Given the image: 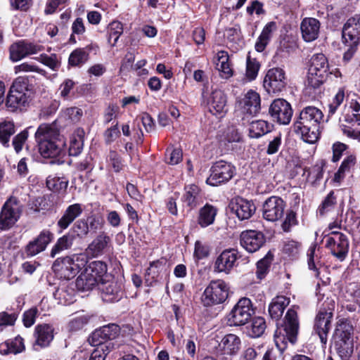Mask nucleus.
Returning a JSON list of instances; mask_svg holds the SVG:
<instances>
[{
    "label": "nucleus",
    "instance_id": "29",
    "mask_svg": "<svg viewBox=\"0 0 360 360\" xmlns=\"http://www.w3.org/2000/svg\"><path fill=\"white\" fill-rule=\"evenodd\" d=\"M218 210L216 207L206 203L198 214L197 222L201 228H206L214 224Z\"/></svg>",
    "mask_w": 360,
    "mask_h": 360
},
{
    "label": "nucleus",
    "instance_id": "49",
    "mask_svg": "<svg viewBox=\"0 0 360 360\" xmlns=\"http://www.w3.org/2000/svg\"><path fill=\"white\" fill-rule=\"evenodd\" d=\"M273 259L274 255L269 252L264 257L257 262L256 274L258 278L262 279L266 275Z\"/></svg>",
    "mask_w": 360,
    "mask_h": 360
},
{
    "label": "nucleus",
    "instance_id": "35",
    "mask_svg": "<svg viewBox=\"0 0 360 360\" xmlns=\"http://www.w3.org/2000/svg\"><path fill=\"white\" fill-rule=\"evenodd\" d=\"M63 145V143L60 140L37 144L39 151L44 158H53L58 156L62 151Z\"/></svg>",
    "mask_w": 360,
    "mask_h": 360
},
{
    "label": "nucleus",
    "instance_id": "3",
    "mask_svg": "<svg viewBox=\"0 0 360 360\" xmlns=\"http://www.w3.org/2000/svg\"><path fill=\"white\" fill-rule=\"evenodd\" d=\"M295 307L289 309L285 316L283 325L278 328L274 334V342L277 348L283 351L286 347L288 340L291 343L296 341L299 330V321Z\"/></svg>",
    "mask_w": 360,
    "mask_h": 360
},
{
    "label": "nucleus",
    "instance_id": "9",
    "mask_svg": "<svg viewBox=\"0 0 360 360\" xmlns=\"http://www.w3.org/2000/svg\"><path fill=\"white\" fill-rule=\"evenodd\" d=\"M22 205L15 197L8 198L2 207L0 213V229L6 230L13 226L19 219Z\"/></svg>",
    "mask_w": 360,
    "mask_h": 360
},
{
    "label": "nucleus",
    "instance_id": "11",
    "mask_svg": "<svg viewBox=\"0 0 360 360\" xmlns=\"http://www.w3.org/2000/svg\"><path fill=\"white\" fill-rule=\"evenodd\" d=\"M269 112L274 121L280 124H288L292 116L290 104L283 98L275 99L270 105Z\"/></svg>",
    "mask_w": 360,
    "mask_h": 360
},
{
    "label": "nucleus",
    "instance_id": "32",
    "mask_svg": "<svg viewBox=\"0 0 360 360\" xmlns=\"http://www.w3.org/2000/svg\"><path fill=\"white\" fill-rule=\"evenodd\" d=\"M94 45H88L84 48L75 49L68 58V64L72 67H79L86 63L89 58V53L94 49Z\"/></svg>",
    "mask_w": 360,
    "mask_h": 360
},
{
    "label": "nucleus",
    "instance_id": "44",
    "mask_svg": "<svg viewBox=\"0 0 360 360\" xmlns=\"http://www.w3.org/2000/svg\"><path fill=\"white\" fill-rule=\"evenodd\" d=\"M76 287L79 290L87 291L93 289L96 285H100V283L90 275L85 269L76 280Z\"/></svg>",
    "mask_w": 360,
    "mask_h": 360
},
{
    "label": "nucleus",
    "instance_id": "42",
    "mask_svg": "<svg viewBox=\"0 0 360 360\" xmlns=\"http://www.w3.org/2000/svg\"><path fill=\"white\" fill-rule=\"evenodd\" d=\"M75 236L70 233L59 238L51 250L50 257L54 258L58 254L70 248L73 244Z\"/></svg>",
    "mask_w": 360,
    "mask_h": 360
},
{
    "label": "nucleus",
    "instance_id": "43",
    "mask_svg": "<svg viewBox=\"0 0 360 360\" xmlns=\"http://www.w3.org/2000/svg\"><path fill=\"white\" fill-rule=\"evenodd\" d=\"M271 131V125L266 121L259 120L252 121L249 127V136L257 139Z\"/></svg>",
    "mask_w": 360,
    "mask_h": 360
},
{
    "label": "nucleus",
    "instance_id": "63",
    "mask_svg": "<svg viewBox=\"0 0 360 360\" xmlns=\"http://www.w3.org/2000/svg\"><path fill=\"white\" fill-rule=\"evenodd\" d=\"M120 131L118 128V124L117 123L105 131L104 139L105 143L107 144H110L120 136Z\"/></svg>",
    "mask_w": 360,
    "mask_h": 360
},
{
    "label": "nucleus",
    "instance_id": "37",
    "mask_svg": "<svg viewBox=\"0 0 360 360\" xmlns=\"http://www.w3.org/2000/svg\"><path fill=\"white\" fill-rule=\"evenodd\" d=\"M85 270L100 283L109 277L107 274V264L102 261H94L91 262Z\"/></svg>",
    "mask_w": 360,
    "mask_h": 360
},
{
    "label": "nucleus",
    "instance_id": "36",
    "mask_svg": "<svg viewBox=\"0 0 360 360\" xmlns=\"http://www.w3.org/2000/svg\"><path fill=\"white\" fill-rule=\"evenodd\" d=\"M276 29V23L273 21L268 22L264 26L255 44V49L257 51L262 52L265 49L272 37L274 32H275Z\"/></svg>",
    "mask_w": 360,
    "mask_h": 360
},
{
    "label": "nucleus",
    "instance_id": "24",
    "mask_svg": "<svg viewBox=\"0 0 360 360\" xmlns=\"http://www.w3.org/2000/svg\"><path fill=\"white\" fill-rule=\"evenodd\" d=\"M240 338L233 333L225 335L219 343V350L223 355H236L240 349Z\"/></svg>",
    "mask_w": 360,
    "mask_h": 360
},
{
    "label": "nucleus",
    "instance_id": "25",
    "mask_svg": "<svg viewBox=\"0 0 360 360\" xmlns=\"http://www.w3.org/2000/svg\"><path fill=\"white\" fill-rule=\"evenodd\" d=\"M207 104L209 110L213 115H222L226 112V97L224 93L219 89L212 91Z\"/></svg>",
    "mask_w": 360,
    "mask_h": 360
},
{
    "label": "nucleus",
    "instance_id": "64",
    "mask_svg": "<svg viewBox=\"0 0 360 360\" xmlns=\"http://www.w3.org/2000/svg\"><path fill=\"white\" fill-rule=\"evenodd\" d=\"M163 270H165V264L157 260L150 263V266L147 269V274L152 275L153 278H155Z\"/></svg>",
    "mask_w": 360,
    "mask_h": 360
},
{
    "label": "nucleus",
    "instance_id": "46",
    "mask_svg": "<svg viewBox=\"0 0 360 360\" xmlns=\"http://www.w3.org/2000/svg\"><path fill=\"white\" fill-rule=\"evenodd\" d=\"M24 349L25 345L23 339L20 336H17L13 340H8L6 342L5 345L0 346L1 352H4V354H18L22 352Z\"/></svg>",
    "mask_w": 360,
    "mask_h": 360
},
{
    "label": "nucleus",
    "instance_id": "61",
    "mask_svg": "<svg viewBox=\"0 0 360 360\" xmlns=\"http://www.w3.org/2000/svg\"><path fill=\"white\" fill-rule=\"evenodd\" d=\"M300 243L294 240H287L285 242L283 251L290 257H295L299 253Z\"/></svg>",
    "mask_w": 360,
    "mask_h": 360
},
{
    "label": "nucleus",
    "instance_id": "21",
    "mask_svg": "<svg viewBox=\"0 0 360 360\" xmlns=\"http://www.w3.org/2000/svg\"><path fill=\"white\" fill-rule=\"evenodd\" d=\"M343 43L360 42V15L349 18L343 26L342 32Z\"/></svg>",
    "mask_w": 360,
    "mask_h": 360
},
{
    "label": "nucleus",
    "instance_id": "54",
    "mask_svg": "<svg viewBox=\"0 0 360 360\" xmlns=\"http://www.w3.org/2000/svg\"><path fill=\"white\" fill-rule=\"evenodd\" d=\"M31 127H28L22 130L13 138L12 146L17 153H19L22 150L28 139L29 129Z\"/></svg>",
    "mask_w": 360,
    "mask_h": 360
},
{
    "label": "nucleus",
    "instance_id": "8",
    "mask_svg": "<svg viewBox=\"0 0 360 360\" xmlns=\"http://www.w3.org/2000/svg\"><path fill=\"white\" fill-rule=\"evenodd\" d=\"M236 174V167L231 162L219 160L214 162L210 168V176L207 179V184L217 186L229 181Z\"/></svg>",
    "mask_w": 360,
    "mask_h": 360
},
{
    "label": "nucleus",
    "instance_id": "59",
    "mask_svg": "<svg viewBox=\"0 0 360 360\" xmlns=\"http://www.w3.org/2000/svg\"><path fill=\"white\" fill-rule=\"evenodd\" d=\"M14 71L16 74L20 72H38L42 73L44 72L43 70L40 69L38 66L28 63L25 62L18 65L15 66Z\"/></svg>",
    "mask_w": 360,
    "mask_h": 360
},
{
    "label": "nucleus",
    "instance_id": "51",
    "mask_svg": "<svg viewBox=\"0 0 360 360\" xmlns=\"http://www.w3.org/2000/svg\"><path fill=\"white\" fill-rule=\"evenodd\" d=\"M71 231L73 233L72 235L75 236V238H84L89 232L88 222L84 219H79L73 224Z\"/></svg>",
    "mask_w": 360,
    "mask_h": 360
},
{
    "label": "nucleus",
    "instance_id": "56",
    "mask_svg": "<svg viewBox=\"0 0 360 360\" xmlns=\"http://www.w3.org/2000/svg\"><path fill=\"white\" fill-rule=\"evenodd\" d=\"M182 160V151L179 148H167L166 151L167 163L174 165L179 163Z\"/></svg>",
    "mask_w": 360,
    "mask_h": 360
},
{
    "label": "nucleus",
    "instance_id": "31",
    "mask_svg": "<svg viewBox=\"0 0 360 360\" xmlns=\"http://www.w3.org/2000/svg\"><path fill=\"white\" fill-rule=\"evenodd\" d=\"M216 68L220 72L221 77L229 79L233 75V70L229 63V54L226 51H220L214 58Z\"/></svg>",
    "mask_w": 360,
    "mask_h": 360
},
{
    "label": "nucleus",
    "instance_id": "12",
    "mask_svg": "<svg viewBox=\"0 0 360 360\" xmlns=\"http://www.w3.org/2000/svg\"><path fill=\"white\" fill-rule=\"evenodd\" d=\"M239 257L240 255L236 249L229 248L223 250L214 262V271L226 274H230L232 269L237 266V260Z\"/></svg>",
    "mask_w": 360,
    "mask_h": 360
},
{
    "label": "nucleus",
    "instance_id": "13",
    "mask_svg": "<svg viewBox=\"0 0 360 360\" xmlns=\"http://www.w3.org/2000/svg\"><path fill=\"white\" fill-rule=\"evenodd\" d=\"M43 50L44 46L41 45L20 40L10 46V58L12 61L17 62L27 56L36 54Z\"/></svg>",
    "mask_w": 360,
    "mask_h": 360
},
{
    "label": "nucleus",
    "instance_id": "45",
    "mask_svg": "<svg viewBox=\"0 0 360 360\" xmlns=\"http://www.w3.org/2000/svg\"><path fill=\"white\" fill-rule=\"evenodd\" d=\"M15 132V124L11 121L0 123V143L6 148L10 146V138Z\"/></svg>",
    "mask_w": 360,
    "mask_h": 360
},
{
    "label": "nucleus",
    "instance_id": "55",
    "mask_svg": "<svg viewBox=\"0 0 360 360\" xmlns=\"http://www.w3.org/2000/svg\"><path fill=\"white\" fill-rule=\"evenodd\" d=\"M37 60L53 70H57L60 66L57 55L55 53H52L51 55H47L45 53L41 54L37 58Z\"/></svg>",
    "mask_w": 360,
    "mask_h": 360
},
{
    "label": "nucleus",
    "instance_id": "6",
    "mask_svg": "<svg viewBox=\"0 0 360 360\" xmlns=\"http://www.w3.org/2000/svg\"><path fill=\"white\" fill-rule=\"evenodd\" d=\"M228 284L221 279L212 280L205 289L201 301L205 307L221 304L229 296Z\"/></svg>",
    "mask_w": 360,
    "mask_h": 360
},
{
    "label": "nucleus",
    "instance_id": "4",
    "mask_svg": "<svg viewBox=\"0 0 360 360\" xmlns=\"http://www.w3.org/2000/svg\"><path fill=\"white\" fill-rule=\"evenodd\" d=\"M87 257L84 254L73 255L56 259L52 269L60 278H73L86 264Z\"/></svg>",
    "mask_w": 360,
    "mask_h": 360
},
{
    "label": "nucleus",
    "instance_id": "18",
    "mask_svg": "<svg viewBox=\"0 0 360 360\" xmlns=\"http://www.w3.org/2000/svg\"><path fill=\"white\" fill-rule=\"evenodd\" d=\"M229 208L240 220L248 219L256 211V207L252 201L240 197L231 200Z\"/></svg>",
    "mask_w": 360,
    "mask_h": 360
},
{
    "label": "nucleus",
    "instance_id": "58",
    "mask_svg": "<svg viewBox=\"0 0 360 360\" xmlns=\"http://www.w3.org/2000/svg\"><path fill=\"white\" fill-rule=\"evenodd\" d=\"M17 319L15 313L8 314L6 311L0 313V331H2L6 326L14 325Z\"/></svg>",
    "mask_w": 360,
    "mask_h": 360
},
{
    "label": "nucleus",
    "instance_id": "40",
    "mask_svg": "<svg viewBox=\"0 0 360 360\" xmlns=\"http://www.w3.org/2000/svg\"><path fill=\"white\" fill-rule=\"evenodd\" d=\"M334 347L342 360H347L353 353L354 340L342 339H333Z\"/></svg>",
    "mask_w": 360,
    "mask_h": 360
},
{
    "label": "nucleus",
    "instance_id": "2",
    "mask_svg": "<svg viewBox=\"0 0 360 360\" xmlns=\"http://www.w3.org/2000/svg\"><path fill=\"white\" fill-rule=\"evenodd\" d=\"M35 89L26 77H18L13 82L7 95L6 105L11 112L27 110L34 97Z\"/></svg>",
    "mask_w": 360,
    "mask_h": 360
},
{
    "label": "nucleus",
    "instance_id": "1",
    "mask_svg": "<svg viewBox=\"0 0 360 360\" xmlns=\"http://www.w3.org/2000/svg\"><path fill=\"white\" fill-rule=\"evenodd\" d=\"M323 120V113L319 108L307 106L295 117L293 130L304 142L314 143L320 137Z\"/></svg>",
    "mask_w": 360,
    "mask_h": 360
},
{
    "label": "nucleus",
    "instance_id": "52",
    "mask_svg": "<svg viewBox=\"0 0 360 360\" xmlns=\"http://www.w3.org/2000/svg\"><path fill=\"white\" fill-rule=\"evenodd\" d=\"M345 98V87H340L328 105V114L333 115L343 103Z\"/></svg>",
    "mask_w": 360,
    "mask_h": 360
},
{
    "label": "nucleus",
    "instance_id": "38",
    "mask_svg": "<svg viewBox=\"0 0 360 360\" xmlns=\"http://www.w3.org/2000/svg\"><path fill=\"white\" fill-rule=\"evenodd\" d=\"M37 333V345L47 347L53 339V328L49 324L39 325L35 329Z\"/></svg>",
    "mask_w": 360,
    "mask_h": 360
},
{
    "label": "nucleus",
    "instance_id": "7",
    "mask_svg": "<svg viewBox=\"0 0 360 360\" xmlns=\"http://www.w3.org/2000/svg\"><path fill=\"white\" fill-rule=\"evenodd\" d=\"M253 312L251 300L248 297H242L228 314L227 323L230 326H244L250 319Z\"/></svg>",
    "mask_w": 360,
    "mask_h": 360
},
{
    "label": "nucleus",
    "instance_id": "50",
    "mask_svg": "<svg viewBox=\"0 0 360 360\" xmlns=\"http://www.w3.org/2000/svg\"><path fill=\"white\" fill-rule=\"evenodd\" d=\"M356 164V158L354 155H349L342 161L338 172L335 173V180L340 181L345 176L346 172H349L351 169L354 167Z\"/></svg>",
    "mask_w": 360,
    "mask_h": 360
},
{
    "label": "nucleus",
    "instance_id": "23",
    "mask_svg": "<svg viewBox=\"0 0 360 360\" xmlns=\"http://www.w3.org/2000/svg\"><path fill=\"white\" fill-rule=\"evenodd\" d=\"M321 23L314 18H304L300 23L302 37L306 42L315 41L319 35Z\"/></svg>",
    "mask_w": 360,
    "mask_h": 360
},
{
    "label": "nucleus",
    "instance_id": "41",
    "mask_svg": "<svg viewBox=\"0 0 360 360\" xmlns=\"http://www.w3.org/2000/svg\"><path fill=\"white\" fill-rule=\"evenodd\" d=\"M266 328V321L263 317H254L250 324L247 327V334L250 338H259L264 334Z\"/></svg>",
    "mask_w": 360,
    "mask_h": 360
},
{
    "label": "nucleus",
    "instance_id": "22",
    "mask_svg": "<svg viewBox=\"0 0 360 360\" xmlns=\"http://www.w3.org/2000/svg\"><path fill=\"white\" fill-rule=\"evenodd\" d=\"M332 317V312L320 311L315 319L314 330L319 335L323 346L326 345L328 341V333L330 328Z\"/></svg>",
    "mask_w": 360,
    "mask_h": 360
},
{
    "label": "nucleus",
    "instance_id": "57",
    "mask_svg": "<svg viewBox=\"0 0 360 360\" xmlns=\"http://www.w3.org/2000/svg\"><path fill=\"white\" fill-rule=\"evenodd\" d=\"M88 321L89 317L87 316H77L70 321L68 327L71 330H78L82 329L88 323Z\"/></svg>",
    "mask_w": 360,
    "mask_h": 360
},
{
    "label": "nucleus",
    "instance_id": "48",
    "mask_svg": "<svg viewBox=\"0 0 360 360\" xmlns=\"http://www.w3.org/2000/svg\"><path fill=\"white\" fill-rule=\"evenodd\" d=\"M108 41L112 46H115L120 35L123 32L122 24L119 21H113L108 25Z\"/></svg>",
    "mask_w": 360,
    "mask_h": 360
},
{
    "label": "nucleus",
    "instance_id": "26",
    "mask_svg": "<svg viewBox=\"0 0 360 360\" xmlns=\"http://www.w3.org/2000/svg\"><path fill=\"white\" fill-rule=\"evenodd\" d=\"M110 236L105 232H101L88 245L86 252L94 257L101 255L110 246Z\"/></svg>",
    "mask_w": 360,
    "mask_h": 360
},
{
    "label": "nucleus",
    "instance_id": "10",
    "mask_svg": "<svg viewBox=\"0 0 360 360\" xmlns=\"http://www.w3.org/2000/svg\"><path fill=\"white\" fill-rule=\"evenodd\" d=\"M326 246L333 255L342 261L347 255L349 241L347 236L338 231H332L326 239Z\"/></svg>",
    "mask_w": 360,
    "mask_h": 360
},
{
    "label": "nucleus",
    "instance_id": "20",
    "mask_svg": "<svg viewBox=\"0 0 360 360\" xmlns=\"http://www.w3.org/2000/svg\"><path fill=\"white\" fill-rule=\"evenodd\" d=\"M99 289L104 302H114L119 301L122 295V285L115 279H106L100 283Z\"/></svg>",
    "mask_w": 360,
    "mask_h": 360
},
{
    "label": "nucleus",
    "instance_id": "60",
    "mask_svg": "<svg viewBox=\"0 0 360 360\" xmlns=\"http://www.w3.org/2000/svg\"><path fill=\"white\" fill-rule=\"evenodd\" d=\"M110 350L108 345H99L93 351L89 360H105Z\"/></svg>",
    "mask_w": 360,
    "mask_h": 360
},
{
    "label": "nucleus",
    "instance_id": "19",
    "mask_svg": "<svg viewBox=\"0 0 360 360\" xmlns=\"http://www.w3.org/2000/svg\"><path fill=\"white\" fill-rule=\"evenodd\" d=\"M120 332L119 326L111 323L106 326H103L99 329L96 330L91 335V340L93 344L95 345H108L111 349L112 344L108 342L104 344L103 342L108 340H113L116 338Z\"/></svg>",
    "mask_w": 360,
    "mask_h": 360
},
{
    "label": "nucleus",
    "instance_id": "15",
    "mask_svg": "<svg viewBox=\"0 0 360 360\" xmlns=\"http://www.w3.org/2000/svg\"><path fill=\"white\" fill-rule=\"evenodd\" d=\"M285 207V203L281 198L271 196L263 204V217L266 221H276L283 217Z\"/></svg>",
    "mask_w": 360,
    "mask_h": 360
},
{
    "label": "nucleus",
    "instance_id": "53",
    "mask_svg": "<svg viewBox=\"0 0 360 360\" xmlns=\"http://www.w3.org/2000/svg\"><path fill=\"white\" fill-rule=\"evenodd\" d=\"M259 63L256 59H252L250 56L247 58L246 62V80L248 82L255 79L259 70Z\"/></svg>",
    "mask_w": 360,
    "mask_h": 360
},
{
    "label": "nucleus",
    "instance_id": "27",
    "mask_svg": "<svg viewBox=\"0 0 360 360\" xmlns=\"http://www.w3.org/2000/svg\"><path fill=\"white\" fill-rule=\"evenodd\" d=\"M84 207L80 203H74L69 205L65 210L63 216L58 220L57 225L61 229H67L83 212Z\"/></svg>",
    "mask_w": 360,
    "mask_h": 360
},
{
    "label": "nucleus",
    "instance_id": "5",
    "mask_svg": "<svg viewBox=\"0 0 360 360\" xmlns=\"http://www.w3.org/2000/svg\"><path fill=\"white\" fill-rule=\"evenodd\" d=\"M328 71V63L324 54H314L310 60L306 85L313 89L319 88L326 80Z\"/></svg>",
    "mask_w": 360,
    "mask_h": 360
},
{
    "label": "nucleus",
    "instance_id": "30",
    "mask_svg": "<svg viewBox=\"0 0 360 360\" xmlns=\"http://www.w3.org/2000/svg\"><path fill=\"white\" fill-rule=\"evenodd\" d=\"M260 96L258 93L250 90L245 95L241 103L243 112L250 115H256L260 110Z\"/></svg>",
    "mask_w": 360,
    "mask_h": 360
},
{
    "label": "nucleus",
    "instance_id": "62",
    "mask_svg": "<svg viewBox=\"0 0 360 360\" xmlns=\"http://www.w3.org/2000/svg\"><path fill=\"white\" fill-rule=\"evenodd\" d=\"M108 157L110 165L114 172H120L123 167L121 157L114 150L110 151Z\"/></svg>",
    "mask_w": 360,
    "mask_h": 360
},
{
    "label": "nucleus",
    "instance_id": "39",
    "mask_svg": "<svg viewBox=\"0 0 360 360\" xmlns=\"http://www.w3.org/2000/svg\"><path fill=\"white\" fill-rule=\"evenodd\" d=\"M354 328L352 324L347 319H342L337 323L333 339L353 340Z\"/></svg>",
    "mask_w": 360,
    "mask_h": 360
},
{
    "label": "nucleus",
    "instance_id": "33",
    "mask_svg": "<svg viewBox=\"0 0 360 360\" xmlns=\"http://www.w3.org/2000/svg\"><path fill=\"white\" fill-rule=\"evenodd\" d=\"M289 304L290 299L283 295L276 296L272 299L269 305V314L271 318L278 320Z\"/></svg>",
    "mask_w": 360,
    "mask_h": 360
},
{
    "label": "nucleus",
    "instance_id": "17",
    "mask_svg": "<svg viewBox=\"0 0 360 360\" xmlns=\"http://www.w3.org/2000/svg\"><path fill=\"white\" fill-rule=\"evenodd\" d=\"M240 243L241 246L248 252L258 251L266 243L264 234L257 230H246L240 233Z\"/></svg>",
    "mask_w": 360,
    "mask_h": 360
},
{
    "label": "nucleus",
    "instance_id": "16",
    "mask_svg": "<svg viewBox=\"0 0 360 360\" xmlns=\"http://www.w3.org/2000/svg\"><path fill=\"white\" fill-rule=\"evenodd\" d=\"M53 239V233L49 229L42 230L39 235L30 240L25 247L27 257H34L44 252Z\"/></svg>",
    "mask_w": 360,
    "mask_h": 360
},
{
    "label": "nucleus",
    "instance_id": "14",
    "mask_svg": "<svg viewBox=\"0 0 360 360\" xmlns=\"http://www.w3.org/2000/svg\"><path fill=\"white\" fill-rule=\"evenodd\" d=\"M287 84L285 72L279 68L268 70L264 80V86L270 93H279L282 91Z\"/></svg>",
    "mask_w": 360,
    "mask_h": 360
},
{
    "label": "nucleus",
    "instance_id": "34",
    "mask_svg": "<svg viewBox=\"0 0 360 360\" xmlns=\"http://www.w3.org/2000/svg\"><path fill=\"white\" fill-rule=\"evenodd\" d=\"M35 139L37 144L47 141H58L59 132L46 124L39 125L35 132Z\"/></svg>",
    "mask_w": 360,
    "mask_h": 360
},
{
    "label": "nucleus",
    "instance_id": "28",
    "mask_svg": "<svg viewBox=\"0 0 360 360\" xmlns=\"http://www.w3.org/2000/svg\"><path fill=\"white\" fill-rule=\"evenodd\" d=\"M181 200L191 210L195 208L202 202L200 188L195 184L187 185L184 188Z\"/></svg>",
    "mask_w": 360,
    "mask_h": 360
},
{
    "label": "nucleus",
    "instance_id": "47",
    "mask_svg": "<svg viewBox=\"0 0 360 360\" xmlns=\"http://www.w3.org/2000/svg\"><path fill=\"white\" fill-rule=\"evenodd\" d=\"M68 180L65 177L49 176L46 179V186L49 190L61 192L65 191L68 186Z\"/></svg>",
    "mask_w": 360,
    "mask_h": 360
}]
</instances>
